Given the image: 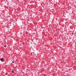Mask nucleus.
Masks as SVG:
<instances>
[{
    "mask_svg": "<svg viewBox=\"0 0 76 76\" xmlns=\"http://www.w3.org/2000/svg\"><path fill=\"white\" fill-rule=\"evenodd\" d=\"M5 75H7V73H6Z\"/></svg>",
    "mask_w": 76,
    "mask_h": 76,
    "instance_id": "423d86ee",
    "label": "nucleus"
},
{
    "mask_svg": "<svg viewBox=\"0 0 76 76\" xmlns=\"http://www.w3.org/2000/svg\"><path fill=\"white\" fill-rule=\"evenodd\" d=\"M2 60L3 61V60H4V58H2Z\"/></svg>",
    "mask_w": 76,
    "mask_h": 76,
    "instance_id": "f257e3e1",
    "label": "nucleus"
},
{
    "mask_svg": "<svg viewBox=\"0 0 76 76\" xmlns=\"http://www.w3.org/2000/svg\"><path fill=\"white\" fill-rule=\"evenodd\" d=\"M12 63H15V62H14V61H12Z\"/></svg>",
    "mask_w": 76,
    "mask_h": 76,
    "instance_id": "39448f33",
    "label": "nucleus"
},
{
    "mask_svg": "<svg viewBox=\"0 0 76 76\" xmlns=\"http://www.w3.org/2000/svg\"><path fill=\"white\" fill-rule=\"evenodd\" d=\"M7 46L6 45H5L4 46V47H5V48H6V47Z\"/></svg>",
    "mask_w": 76,
    "mask_h": 76,
    "instance_id": "20e7f679",
    "label": "nucleus"
},
{
    "mask_svg": "<svg viewBox=\"0 0 76 76\" xmlns=\"http://www.w3.org/2000/svg\"><path fill=\"white\" fill-rule=\"evenodd\" d=\"M23 73H24V72H23Z\"/></svg>",
    "mask_w": 76,
    "mask_h": 76,
    "instance_id": "0eeeda50",
    "label": "nucleus"
},
{
    "mask_svg": "<svg viewBox=\"0 0 76 76\" xmlns=\"http://www.w3.org/2000/svg\"><path fill=\"white\" fill-rule=\"evenodd\" d=\"M0 60V61H2V62H3V61H2V59L1 58Z\"/></svg>",
    "mask_w": 76,
    "mask_h": 76,
    "instance_id": "7ed1b4c3",
    "label": "nucleus"
},
{
    "mask_svg": "<svg viewBox=\"0 0 76 76\" xmlns=\"http://www.w3.org/2000/svg\"><path fill=\"white\" fill-rule=\"evenodd\" d=\"M12 73H14V71L13 70H12Z\"/></svg>",
    "mask_w": 76,
    "mask_h": 76,
    "instance_id": "f03ea898",
    "label": "nucleus"
},
{
    "mask_svg": "<svg viewBox=\"0 0 76 76\" xmlns=\"http://www.w3.org/2000/svg\"><path fill=\"white\" fill-rule=\"evenodd\" d=\"M72 34H73V33H72Z\"/></svg>",
    "mask_w": 76,
    "mask_h": 76,
    "instance_id": "6e6552de",
    "label": "nucleus"
}]
</instances>
